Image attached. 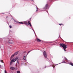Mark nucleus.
<instances>
[{
  "label": "nucleus",
  "mask_w": 73,
  "mask_h": 73,
  "mask_svg": "<svg viewBox=\"0 0 73 73\" xmlns=\"http://www.w3.org/2000/svg\"><path fill=\"white\" fill-rule=\"evenodd\" d=\"M60 46H62V48H63L65 52H66V49L67 48V46L64 44H60Z\"/></svg>",
  "instance_id": "obj_1"
},
{
  "label": "nucleus",
  "mask_w": 73,
  "mask_h": 73,
  "mask_svg": "<svg viewBox=\"0 0 73 73\" xmlns=\"http://www.w3.org/2000/svg\"><path fill=\"white\" fill-rule=\"evenodd\" d=\"M18 58H19L17 57H16L15 58H13V59H12L10 63V65H11L12 64V62H15L16 61H17V60H18Z\"/></svg>",
  "instance_id": "obj_2"
},
{
  "label": "nucleus",
  "mask_w": 73,
  "mask_h": 73,
  "mask_svg": "<svg viewBox=\"0 0 73 73\" xmlns=\"http://www.w3.org/2000/svg\"><path fill=\"white\" fill-rule=\"evenodd\" d=\"M43 54L44 57L45 58H46V57H47V54H46L45 51H44V52H43Z\"/></svg>",
  "instance_id": "obj_3"
},
{
  "label": "nucleus",
  "mask_w": 73,
  "mask_h": 73,
  "mask_svg": "<svg viewBox=\"0 0 73 73\" xmlns=\"http://www.w3.org/2000/svg\"><path fill=\"white\" fill-rule=\"evenodd\" d=\"M44 9H49V6H48V4H46L45 7L44 8Z\"/></svg>",
  "instance_id": "obj_4"
},
{
  "label": "nucleus",
  "mask_w": 73,
  "mask_h": 73,
  "mask_svg": "<svg viewBox=\"0 0 73 73\" xmlns=\"http://www.w3.org/2000/svg\"><path fill=\"white\" fill-rule=\"evenodd\" d=\"M28 23L30 25V26L31 27V28H32V30L33 31L34 33L35 34V31H34V30H33V29L32 28V25H31V22L29 21H28Z\"/></svg>",
  "instance_id": "obj_5"
},
{
  "label": "nucleus",
  "mask_w": 73,
  "mask_h": 73,
  "mask_svg": "<svg viewBox=\"0 0 73 73\" xmlns=\"http://www.w3.org/2000/svg\"><path fill=\"white\" fill-rule=\"evenodd\" d=\"M8 41H10L8 42L9 43V44H12L13 43V40H8Z\"/></svg>",
  "instance_id": "obj_6"
},
{
  "label": "nucleus",
  "mask_w": 73,
  "mask_h": 73,
  "mask_svg": "<svg viewBox=\"0 0 73 73\" xmlns=\"http://www.w3.org/2000/svg\"><path fill=\"white\" fill-rule=\"evenodd\" d=\"M36 40L38 42H40V41H41V40H40L38 38H36Z\"/></svg>",
  "instance_id": "obj_7"
},
{
  "label": "nucleus",
  "mask_w": 73,
  "mask_h": 73,
  "mask_svg": "<svg viewBox=\"0 0 73 73\" xmlns=\"http://www.w3.org/2000/svg\"><path fill=\"white\" fill-rule=\"evenodd\" d=\"M10 69H11V70H14V69H15V68L13 67H10Z\"/></svg>",
  "instance_id": "obj_8"
},
{
  "label": "nucleus",
  "mask_w": 73,
  "mask_h": 73,
  "mask_svg": "<svg viewBox=\"0 0 73 73\" xmlns=\"http://www.w3.org/2000/svg\"><path fill=\"white\" fill-rule=\"evenodd\" d=\"M18 53H19V51H17L15 52L14 54L15 55V56H16V55H17V54H18Z\"/></svg>",
  "instance_id": "obj_9"
},
{
  "label": "nucleus",
  "mask_w": 73,
  "mask_h": 73,
  "mask_svg": "<svg viewBox=\"0 0 73 73\" xmlns=\"http://www.w3.org/2000/svg\"><path fill=\"white\" fill-rule=\"evenodd\" d=\"M23 59H24V60H26V56H23Z\"/></svg>",
  "instance_id": "obj_10"
},
{
  "label": "nucleus",
  "mask_w": 73,
  "mask_h": 73,
  "mask_svg": "<svg viewBox=\"0 0 73 73\" xmlns=\"http://www.w3.org/2000/svg\"><path fill=\"white\" fill-rule=\"evenodd\" d=\"M14 56H15V55L14 54L11 57V58H10V60H11L12 59V58H13V57Z\"/></svg>",
  "instance_id": "obj_11"
},
{
  "label": "nucleus",
  "mask_w": 73,
  "mask_h": 73,
  "mask_svg": "<svg viewBox=\"0 0 73 73\" xmlns=\"http://www.w3.org/2000/svg\"><path fill=\"white\" fill-rule=\"evenodd\" d=\"M25 25H27V26L29 25V23H25Z\"/></svg>",
  "instance_id": "obj_12"
},
{
  "label": "nucleus",
  "mask_w": 73,
  "mask_h": 73,
  "mask_svg": "<svg viewBox=\"0 0 73 73\" xmlns=\"http://www.w3.org/2000/svg\"><path fill=\"white\" fill-rule=\"evenodd\" d=\"M32 50H30L29 51H28V53H27V54L26 55V56H27V55H28V53H29V52H31V51H32Z\"/></svg>",
  "instance_id": "obj_13"
},
{
  "label": "nucleus",
  "mask_w": 73,
  "mask_h": 73,
  "mask_svg": "<svg viewBox=\"0 0 73 73\" xmlns=\"http://www.w3.org/2000/svg\"><path fill=\"white\" fill-rule=\"evenodd\" d=\"M69 64L70 65H72V66H73V63H69Z\"/></svg>",
  "instance_id": "obj_14"
},
{
  "label": "nucleus",
  "mask_w": 73,
  "mask_h": 73,
  "mask_svg": "<svg viewBox=\"0 0 73 73\" xmlns=\"http://www.w3.org/2000/svg\"><path fill=\"white\" fill-rule=\"evenodd\" d=\"M18 23H19V24H24V23H23L22 22H18Z\"/></svg>",
  "instance_id": "obj_15"
},
{
  "label": "nucleus",
  "mask_w": 73,
  "mask_h": 73,
  "mask_svg": "<svg viewBox=\"0 0 73 73\" xmlns=\"http://www.w3.org/2000/svg\"><path fill=\"white\" fill-rule=\"evenodd\" d=\"M17 73H20V71H17Z\"/></svg>",
  "instance_id": "obj_16"
},
{
  "label": "nucleus",
  "mask_w": 73,
  "mask_h": 73,
  "mask_svg": "<svg viewBox=\"0 0 73 73\" xmlns=\"http://www.w3.org/2000/svg\"><path fill=\"white\" fill-rule=\"evenodd\" d=\"M17 63L18 65H19V60H17Z\"/></svg>",
  "instance_id": "obj_17"
},
{
  "label": "nucleus",
  "mask_w": 73,
  "mask_h": 73,
  "mask_svg": "<svg viewBox=\"0 0 73 73\" xmlns=\"http://www.w3.org/2000/svg\"><path fill=\"white\" fill-rule=\"evenodd\" d=\"M36 12H37L38 11V8H37V7H36Z\"/></svg>",
  "instance_id": "obj_18"
},
{
  "label": "nucleus",
  "mask_w": 73,
  "mask_h": 73,
  "mask_svg": "<svg viewBox=\"0 0 73 73\" xmlns=\"http://www.w3.org/2000/svg\"><path fill=\"white\" fill-rule=\"evenodd\" d=\"M64 59H65V60H66V61H68V59H67L66 58L64 57Z\"/></svg>",
  "instance_id": "obj_19"
},
{
  "label": "nucleus",
  "mask_w": 73,
  "mask_h": 73,
  "mask_svg": "<svg viewBox=\"0 0 73 73\" xmlns=\"http://www.w3.org/2000/svg\"><path fill=\"white\" fill-rule=\"evenodd\" d=\"M0 62H3V60H0Z\"/></svg>",
  "instance_id": "obj_20"
},
{
  "label": "nucleus",
  "mask_w": 73,
  "mask_h": 73,
  "mask_svg": "<svg viewBox=\"0 0 73 73\" xmlns=\"http://www.w3.org/2000/svg\"><path fill=\"white\" fill-rule=\"evenodd\" d=\"M64 63H66V64L67 63L66 62H65V61H64V62H62V63H64Z\"/></svg>",
  "instance_id": "obj_21"
},
{
  "label": "nucleus",
  "mask_w": 73,
  "mask_h": 73,
  "mask_svg": "<svg viewBox=\"0 0 73 73\" xmlns=\"http://www.w3.org/2000/svg\"><path fill=\"white\" fill-rule=\"evenodd\" d=\"M10 28H12V26H9Z\"/></svg>",
  "instance_id": "obj_22"
},
{
  "label": "nucleus",
  "mask_w": 73,
  "mask_h": 73,
  "mask_svg": "<svg viewBox=\"0 0 73 73\" xmlns=\"http://www.w3.org/2000/svg\"><path fill=\"white\" fill-rule=\"evenodd\" d=\"M5 73H7V71L6 70L5 71Z\"/></svg>",
  "instance_id": "obj_23"
},
{
  "label": "nucleus",
  "mask_w": 73,
  "mask_h": 73,
  "mask_svg": "<svg viewBox=\"0 0 73 73\" xmlns=\"http://www.w3.org/2000/svg\"><path fill=\"white\" fill-rule=\"evenodd\" d=\"M15 23H17V21H15Z\"/></svg>",
  "instance_id": "obj_24"
},
{
  "label": "nucleus",
  "mask_w": 73,
  "mask_h": 73,
  "mask_svg": "<svg viewBox=\"0 0 73 73\" xmlns=\"http://www.w3.org/2000/svg\"><path fill=\"white\" fill-rule=\"evenodd\" d=\"M47 60H48L47 61H49V59H47Z\"/></svg>",
  "instance_id": "obj_25"
},
{
  "label": "nucleus",
  "mask_w": 73,
  "mask_h": 73,
  "mask_svg": "<svg viewBox=\"0 0 73 73\" xmlns=\"http://www.w3.org/2000/svg\"><path fill=\"white\" fill-rule=\"evenodd\" d=\"M1 65H0V68H1Z\"/></svg>",
  "instance_id": "obj_26"
},
{
  "label": "nucleus",
  "mask_w": 73,
  "mask_h": 73,
  "mask_svg": "<svg viewBox=\"0 0 73 73\" xmlns=\"http://www.w3.org/2000/svg\"><path fill=\"white\" fill-rule=\"evenodd\" d=\"M24 53H26V51H25L24 52Z\"/></svg>",
  "instance_id": "obj_27"
},
{
  "label": "nucleus",
  "mask_w": 73,
  "mask_h": 73,
  "mask_svg": "<svg viewBox=\"0 0 73 73\" xmlns=\"http://www.w3.org/2000/svg\"><path fill=\"white\" fill-rule=\"evenodd\" d=\"M59 25H62L61 24H59Z\"/></svg>",
  "instance_id": "obj_28"
},
{
  "label": "nucleus",
  "mask_w": 73,
  "mask_h": 73,
  "mask_svg": "<svg viewBox=\"0 0 73 73\" xmlns=\"http://www.w3.org/2000/svg\"><path fill=\"white\" fill-rule=\"evenodd\" d=\"M32 1H33V0H31Z\"/></svg>",
  "instance_id": "obj_29"
},
{
  "label": "nucleus",
  "mask_w": 73,
  "mask_h": 73,
  "mask_svg": "<svg viewBox=\"0 0 73 73\" xmlns=\"http://www.w3.org/2000/svg\"><path fill=\"white\" fill-rule=\"evenodd\" d=\"M10 31H11V29H10Z\"/></svg>",
  "instance_id": "obj_30"
},
{
  "label": "nucleus",
  "mask_w": 73,
  "mask_h": 73,
  "mask_svg": "<svg viewBox=\"0 0 73 73\" xmlns=\"http://www.w3.org/2000/svg\"><path fill=\"white\" fill-rule=\"evenodd\" d=\"M46 12H47L48 13V11H47Z\"/></svg>",
  "instance_id": "obj_31"
},
{
  "label": "nucleus",
  "mask_w": 73,
  "mask_h": 73,
  "mask_svg": "<svg viewBox=\"0 0 73 73\" xmlns=\"http://www.w3.org/2000/svg\"><path fill=\"white\" fill-rule=\"evenodd\" d=\"M24 55V56H25V55Z\"/></svg>",
  "instance_id": "obj_32"
},
{
  "label": "nucleus",
  "mask_w": 73,
  "mask_h": 73,
  "mask_svg": "<svg viewBox=\"0 0 73 73\" xmlns=\"http://www.w3.org/2000/svg\"><path fill=\"white\" fill-rule=\"evenodd\" d=\"M30 19H31V18H30Z\"/></svg>",
  "instance_id": "obj_33"
},
{
  "label": "nucleus",
  "mask_w": 73,
  "mask_h": 73,
  "mask_svg": "<svg viewBox=\"0 0 73 73\" xmlns=\"http://www.w3.org/2000/svg\"><path fill=\"white\" fill-rule=\"evenodd\" d=\"M30 19H31V18H30Z\"/></svg>",
  "instance_id": "obj_34"
}]
</instances>
